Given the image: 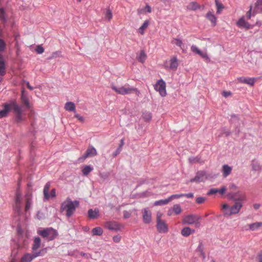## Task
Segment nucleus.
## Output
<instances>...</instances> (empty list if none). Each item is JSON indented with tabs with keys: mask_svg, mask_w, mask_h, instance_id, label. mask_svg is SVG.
Returning a JSON list of instances; mask_svg holds the SVG:
<instances>
[{
	"mask_svg": "<svg viewBox=\"0 0 262 262\" xmlns=\"http://www.w3.org/2000/svg\"><path fill=\"white\" fill-rule=\"evenodd\" d=\"M3 109L0 110V119L6 117L12 112L15 117L16 123H20L26 120V112L31 108V104L28 99H24L21 105H18L13 101L5 103L3 105Z\"/></svg>",
	"mask_w": 262,
	"mask_h": 262,
	"instance_id": "obj_1",
	"label": "nucleus"
},
{
	"mask_svg": "<svg viewBox=\"0 0 262 262\" xmlns=\"http://www.w3.org/2000/svg\"><path fill=\"white\" fill-rule=\"evenodd\" d=\"M79 202L75 200L72 201L69 198H68L65 201L61 204V211H66V215L69 217L75 212L76 208L78 207Z\"/></svg>",
	"mask_w": 262,
	"mask_h": 262,
	"instance_id": "obj_2",
	"label": "nucleus"
},
{
	"mask_svg": "<svg viewBox=\"0 0 262 262\" xmlns=\"http://www.w3.org/2000/svg\"><path fill=\"white\" fill-rule=\"evenodd\" d=\"M112 89L117 94L121 95H128L132 93H135L138 95L139 93L138 90L128 84H125L122 86H118L114 84L112 85Z\"/></svg>",
	"mask_w": 262,
	"mask_h": 262,
	"instance_id": "obj_3",
	"label": "nucleus"
},
{
	"mask_svg": "<svg viewBox=\"0 0 262 262\" xmlns=\"http://www.w3.org/2000/svg\"><path fill=\"white\" fill-rule=\"evenodd\" d=\"M37 233L43 238H46L49 241L54 240L58 235L57 230L52 227L38 230Z\"/></svg>",
	"mask_w": 262,
	"mask_h": 262,
	"instance_id": "obj_4",
	"label": "nucleus"
},
{
	"mask_svg": "<svg viewBox=\"0 0 262 262\" xmlns=\"http://www.w3.org/2000/svg\"><path fill=\"white\" fill-rule=\"evenodd\" d=\"M243 207V203L235 202L233 205L230 207V210H227L224 213V216H229L232 214H237Z\"/></svg>",
	"mask_w": 262,
	"mask_h": 262,
	"instance_id": "obj_5",
	"label": "nucleus"
},
{
	"mask_svg": "<svg viewBox=\"0 0 262 262\" xmlns=\"http://www.w3.org/2000/svg\"><path fill=\"white\" fill-rule=\"evenodd\" d=\"M14 211L18 216L22 213L21 194L18 191L16 193Z\"/></svg>",
	"mask_w": 262,
	"mask_h": 262,
	"instance_id": "obj_6",
	"label": "nucleus"
},
{
	"mask_svg": "<svg viewBox=\"0 0 262 262\" xmlns=\"http://www.w3.org/2000/svg\"><path fill=\"white\" fill-rule=\"evenodd\" d=\"M164 67L168 70L176 71L178 67L177 58L173 57L169 60L166 61L164 63Z\"/></svg>",
	"mask_w": 262,
	"mask_h": 262,
	"instance_id": "obj_7",
	"label": "nucleus"
},
{
	"mask_svg": "<svg viewBox=\"0 0 262 262\" xmlns=\"http://www.w3.org/2000/svg\"><path fill=\"white\" fill-rule=\"evenodd\" d=\"M201 217L196 214H189L184 217L182 222L184 224L192 225L196 220H200Z\"/></svg>",
	"mask_w": 262,
	"mask_h": 262,
	"instance_id": "obj_8",
	"label": "nucleus"
},
{
	"mask_svg": "<svg viewBox=\"0 0 262 262\" xmlns=\"http://www.w3.org/2000/svg\"><path fill=\"white\" fill-rule=\"evenodd\" d=\"M165 88V82L162 79L158 80L155 85V89L159 92L162 97L166 96V93Z\"/></svg>",
	"mask_w": 262,
	"mask_h": 262,
	"instance_id": "obj_9",
	"label": "nucleus"
},
{
	"mask_svg": "<svg viewBox=\"0 0 262 262\" xmlns=\"http://www.w3.org/2000/svg\"><path fill=\"white\" fill-rule=\"evenodd\" d=\"M97 154V152L96 148L92 145H89L85 154L82 156V157L80 158L79 159V160H80L81 159L84 160L88 157H94L96 156Z\"/></svg>",
	"mask_w": 262,
	"mask_h": 262,
	"instance_id": "obj_10",
	"label": "nucleus"
},
{
	"mask_svg": "<svg viewBox=\"0 0 262 262\" xmlns=\"http://www.w3.org/2000/svg\"><path fill=\"white\" fill-rule=\"evenodd\" d=\"M229 121H230V123L232 124H233L234 126L236 128L235 129V133L237 136L240 132V130L238 127V126H239L241 124L238 116L233 114V115H231V117H230Z\"/></svg>",
	"mask_w": 262,
	"mask_h": 262,
	"instance_id": "obj_11",
	"label": "nucleus"
},
{
	"mask_svg": "<svg viewBox=\"0 0 262 262\" xmlns=\"http://www.w3.org/2000/svg\"><path fill=\"white\" fill-rule=\"evenodd\" d=\"M157 230L160 233H166L168 231V227L164 221L159 219L157 224Z\"/></svg>",
	"mask_w": 262,
	"mask_h": 262,
	"instance_id": "obj_12",
	"label": "nucleus"
},
{
	"mask_svg": "<svg viewBox=\"0 0 262 262\" xmlns=\"http://www.w3.org/2000/svg\"><path fill=\"white\" fill-rule=\"evenodd\" d=\"M206 172L204 171H198L194 178L190 180V182H201L205 179Z\"/></svg>",
	"mask_w": 262,
	"mask_h": 262,
	"instance_id": "obj_13",
	"label": "nucleus"
},
{
	"mask_svg": "<svg viewBox=\"0 0 262 262\" xmlns=\"http://www.w3.org/2000/svg\"><path fill=\"white\" fill-rule=\"evenodd\" d=\"M104 227L110 230L118 231L120 229V226L116 222L108 221L105 223Z\"/></svg>",
	"mask_w": 262,
	"mask_h": 262,
	"instance_id": "obj_14",
	"label": "nucleus"
},
{
	"mask_svg": "<svg viewBox=\"0 0 262 262\" xmlns=\"http://www.w3.org/2000/svg\"><path fill=\"white\" fill-rule=\"evenodd\" d=\"M237 80L241 83H246L253 86L256 81V78L251 77H241L237 78Z\"/></svg>",
	"mask_w": 262,
	"mask_h": 262,
	"instance_id": "obj_15",
	"label": "nucleus"
},
{
	"mask_svg": "<svg viewBox=\"0 0 262 262\" xmlns=\"http://www.w3.org/2000/svg\"><path fill=\"white\" fill-rule=\"evenodd\" d=\"M151 220V213L147 209L143 210V221L145 224H149Z\"/></svg>",
	"mask_w": 262,
	"mask_h": 262,
	"instance_id": "obj_16",
	"label": "nucleus"
},
{
	"mask_svg": "<svg viewBox=\"0 0 262 262\" xmlns=\"http://www.w3.org/2000/svg\"><path fill=\"white\" fill-rule=\"evenodd\" d=\"M88 216L91 219H95L98 217L99 211L98 209L95 208V210L90 209L88 212Z\"/></svg>",
	"mask_w": 262,
	"mask_h": 262,
	"instance_id": "obj_17",
	"label": "nucleus"
},
{
	"mask_svg": "<svg viewBox=\"0 0 262 262\" xmlns=\"http://www.w3.org/2000/svg\"><path fill=\"white\" fill-rule=\"evenodd\" d=\"M239 28H246L249 29L250 28V25L247 22L244 17L241 18L236 23Z\"/></svg>",
	"mask_w": 262,
	"mask_h": 262,
	"instance_id": "obj_18",
	"label": "nucleus"
},
{
	"mask_svg": "<svg viewBox=\"0 0 262 262\" xmlns=\"http://www.w3.org/2000/svg\"><path fill=\"white\" fill-rule=\"evenodd\" d=\"M206 17L208 20H209L211 22L213 26H216V17L212 12L210 11L208 12L206 15Z\"/></svg>",
	"mask_w": 262,
	"mask_h": 262,
	"instance_id": "obj_19",
	"label": "nucleus"
},
{
	"mask_svg": "<svg viewBox=\"0 0 262 262\" xmlns=\"http://www.w3.org/2000/svg\"><path fill=\"white\" fill-rule=\"evenodd\" d=\"M201 6L196 2H191L187 6V9L189 10L196 11L201 9Z\"/></svg>",
	"mask_w": 262,
	"mask_h": 262,
	"instance_id": "obj_20",
	"label": "nucleus"
},
{
	"mask_svg": "<svg viewBox=\"0 0 262 262\" xmlns=\"http://www.w3.org/2000/svg\"><path fill=\"white\" fill-rule=\"evenodd\" d=\"M41 246V239L39 237H35L34 239L32 249L33 251H37Z\"/></svg>",
	"mask_w": 262,
	"mask_h": 262,
	"instance_id": "obj_21",
	"label": "nucleus"
},
{
	"mask_svg": "<svg viewBox=\"0 0 262 262\" xmlns=\"http://www.w3.org/2000/svg\"><path fill=\"white\" fill-rule=\"evenodd\" d=\"M232 167L227 164H225L222 167L223 176L224 178L228 177L231 172Z\"/></svg>",
	"mask_w": 262,
	"mask_h": 262,
	"instance_id": "obj_22",
	"label": "nucleus"
},
{
	"mask_svg": "<svg viewBox=\"0 0 262 262\" xmlns=\"http://www.w3.org/2000/svg\"><path fill=\"white\" fill-rule=\"evenodd\" d=\"M50 187V183L47 182L43 188V195H44V201H48L50 199V195L49 194V190Z\"/></svg>",
	"mask_w": 262,
	"mask_h": 262,
	"instance_id": "obj_23",
	"label": "nucleus"
},
{
	"mask_svg": "<svg viewBox=\"0 0 262 262\" xmlns=\"http://www.w3.org/2000/svg\"><path fill=\"white\" fill-rule=\"evenodd\" d=\"M191 50L192 52H193L194 53H195L196 54H199V55H200L203 58H208V56H207L206 53H203L202 52H201L198 49V48L196 46H194V45H192L191 47Z\"/></svg>",
	"mask_w": 262,
	"mask_h": 262,
	"instance_id": "obj_24",
	"label": "nucleus"
},
{
	"mask_svg": "<svg viewBox=\"0 0 262 262\" xmlns=\"http://www.w3.org/2000/svg\"><path fill=\"white\" fill-rule=\"evenodd\" d=\"M34 259L33 254L27 253L21 257L20 262H31Z\"/></svg>",
	"mask_w": 262,
	"mask_h": 262,
	"instance_id": "obj_25",
	"label": "nucleus"
},
{
	"mask_svg": "<svg viewBox=\"0 0 262 262\" xmlns=\"http://www.w3.org/2000/svg\"><path fill=\"white\" fill-rule=\"evenodd\" d=\"M6 74V65L2 55H0V75L4 76Z\"/></svg>",
	"mask_w": 262,
	"mask_h": 262,
	"instance_id": "obj_26",
	"label": "nucleus"
},
{
	"mask_svg": "<svg viewBox=\"0 0 262 262\" xmlns=\"http://www.w3.org/2000/svg\"><path fill=\"white\" fill-rule=\"evenodd\" d=\"M194 230H192L190 227H187L182 229L181 234L183 236L187 237L191 233H194Z\"/></svg>",
	"mask_w": 262,
	"mask_h": 262,
	"instance_id": "obj_27",
	"label": "nucleus"
},
{
	"mask_svg": "<svg viewBox=\"0 0 262 262\" xmlns=\"http://www.w3.org/2000/svg\"><path fill=\"white\" fill-rule=\"evenodd\" d=\"M252 170L260 171L262 170V166L259 162L253 160L251 164Z\"/></svg>",
	"mask_w": 262,
	"mask_h": 262,
	"instance_id": "obj_28",
	"label": "nucleus"
},
{
	"mask_svg": "<svg viewBox=\"0 0 262 262\" xmlns=\"http://www.w3.org/2000/svg\"><path fill=\"white\" fill-rule=\"evenodd\" d=\"M232 199L235 202H241L245 200V196L244 194H241L239 192L235 193L232 196Z\"/></svg>",
	"mask_w": 262,
	"mask_h": 262,
	"instance_id": "obj_29",
	"label": "nucleus"
},
{
	"mask_svg": "<svg viewBox=\"0 0 262 262\" xmlns=\"http://www.w3.org/2000/svg\"><path fill=\"white\" fill-rule=\"evenodd\" d=\"M149 24L148 20H146L142 25L139 28L138 32L143 35L144 33V31L148 28Z\"/></svg>",
	"mask_w": 262,
	"mask_h": 262,
	"instance_id": "obj_30",
	"label": "nucleus"
},
{
	"mask_svg": "<svg viewBox=\"0 0 262 262\" xmlns=\"http://www.w3.org/2000/svg\"><path fill=\"white\" fill-rule=\"evenodd\" d=\"M142 118L146 122H149L152 118L151 113L149 112H144L142 113Z\"/></svg>",
	"mask_w": 262,
	"mask_h": 262,
	"instance_id": "obj_31",
	"label": "nucleus"
},
{
	"mask_svg": "<svg viewBox=\"0 0 262 262\" xmlns=\"http://www.w3.org/2000/svg\"><path fill=\"white\" fill-rule=\"evenodd\" d=\"M249 230L251 231L257 230L259 227L262 226V222H256L251 224H249Z\"/></svg>",
	"mask_w": 262,
	"mask_h": 262,
	"instance_id": "obj_32",
	"label": "nucleus"
},
{
	"mask_svg": "<svg viewBox=\"0 0 262 262\" xmlns=\"http://www.w3.org/2000/svg\"><path fill=\"white\" fill-rule=\"evenodd\" d=\"M64 108L69 112H75V105L73 102H68L65 104Z\"/></svg>",
	"mask_w": 262,
	"mask_h": 262,
	"instance_id": "obj_33",
	"label": "nucleus"
},
{
	"mask_svg": "<svg viewBox=\"0 0 262 262\" xmlns=\"http://www.w3.org/2000/svg\"><path fill=\"white\" fill-rule=\"evenodd\" d=\"M146 58H147V56H146L145 52L144 51H141L139 55L137 57V59L139 62L143 63L146 60Z\"/></svg>",
	"mask_w": 262,
	"mask_h": 262,
	"instance_id": "obj_34",
	"label": "nucleus"
},
{
	"mask_svg": "<svg viewBox=\"0 0 262 262\" xmlns=\"http://www.w3.org/2000/svg\"><path fill=\"white\" fill-rule=\"evenodd\" d=\"M124 144V139H122L120 141V143L119 145V147L117 148V149L115 150V151L113 153V156L114 157H116L118 156L121 152L122 149V147Z\"/></svg>",
	"mask_w": 262,
	"mask_h": 262,
	"instance_id": "obj_35",
	"label": "nucleus"
},
{
	"mask_svg": "<svg viewBox=\"0 0 262 262\" xmlns=\"http://www.w3.org/2000/svg\"><path fill=\"white\" fill-rule=\"evenodd\" d=\"M92 233L93 235L100 236L103 233V230L101 227H97L92 229Z\"/></svg>",
	"mask_w": 262,
	"mask_h": 262,
	"instance_id": "obj_36",
	"label": "nucleus"
},
{
	"mask_svg": "<svg viewBox=\"0 0 262 262\" xmlns=\"http://www.w3.org/2000/svg\"><path fill=\"white\" fill-rule=\"evenodd\" d=\"M93 170V167L90 165L84 166L82 169V172L84 176H87Z\"/></svg>",
	"mask_w": 262,
	"mask_h": 262,
	"instance_id": "obj_37",
	"label": "nucleus"
},
{
	"mask_svg": "<svg viewBox=\"0 0 262 262\" xmlns=\"http://www.w3.org/2000/svg\"><path fill=\"white\" fill-rule=\"evenodd\" d=\"M169 202H170L169 198L164 200H160L156 201L154 203L155 206H162L164 205L167 204Z\"/></svg>",
	"mask_w": 262,
	"mask_h": 262,
	"instance_id": "obj_38",
	"label": "nucleus"
},
{
	"mask_svg": "<svg viewBox=\"0 0 262 262\" xmlns=\"http://www.w3.org/2000/svg\"><path fill=\"white\" fill-rule=\"evenodd\" d=\"M0 20L5 23L7 21V16L5 10L3 8H0Z\"/></svg>",
	"mask_w": 262,
	"mask_h": 262,
	"instance_id": "obj_39",
	"label": "nucleus"
},
{
	"mask_svg": "<svg viewBox=\"0 0 262 262\" xmlns=\"http://www.w3.org/2000/svg\"><path fill=\"white\" fill-rule=\"evenodd\" d=\"M215 3L217 8L216 13L220 14L222 10L224 8V7L218 0H215Z\"/></svg>",
	"mask_w": 262,
	"mask_h": 262,
	"instance_id": "obj_40",
	"label": "nucleus"
},
{
	"mask_svg": "<svg viewBox=\"0 0 262 262\" xmlns=\"http://www.w3.org/2000/svg\"><path fill=\"white\" fill-rule=\"evenodd\" d=\"M26 203L25 206V211H27L30 208L32 205V201L31 197L29 196L28 194L26 196Z\"/></svg>",
	"mask_w": 262,
	"mask_h": 262,
	"instance_id": "obj_41",
	"label": "nucleus"
},
{
	"mask_svg": "<svg viewBox=\"0 0 262 262\" xmlns=\"http://www.w3.org/2000/svg\"><path fill=\"white\" fill-rule=\"evenodd\" d=\"M172 211L176 214H179L182 212V209L179 204H175L172 207Z\"/></svg>",
	"mask_w": 262,
	"mask_h": 262,
	"instance_id": "obj_42",
	"label": "nucleus"
},
{
	"mask_svg": "<svg viewBox=\"0 0 262 262\" xmlns=\"http://www.w3.org/2000/svg\"><path fill=\"white\" fill-rule=\"evenodd\" d=\"M171 43L172 44H174V45H177V46H178V47H180L181 49H182L183 42L181 39H178V38H174L171 41Z\"/></svg>",
	"mask_w": 262,
	"mask_h": 262,
	"instance_id": "obj_43",
	"label": "nucleus"
},
{
	"mask_svg": "<svg viewBox=\"0 0 262 262\" xmlns=\"http://www.w3.org/2000/svg\"><path fill=\"white\" fill-rule=\"evenodd\" d=\"M201 158L199 156L192 157L189 158V161L190 163H194L200 162Z\"/></svg>",
	"mask_w": 262,
	"mask_h": 262,
	"instance_id": "obj_44",
	"label": "nucleus"
},
{
	"mask_svg": "<svg viewBox=\"0 0 262 262\" xmlns=\"http://www.w3.org/2000/svg\"><path fill=\"white\" fill-rule=\"evenodd\" d=\"M46 249H42L38 252L33 253V255L34 256V258H35L38 256L43 255L45 254V253L46 252Z\"/></svg>",
	"mask_w": 262,
	"mask_h": 262,
	"instance_id": "obj_45",
	"label": "nucleus"
},
{
	"mask_svg": "<svg viewBox=\"0 0 262 262\" xmlns=\"http://www.w3.org/2000/svg\"><path fill=\"white\" fill-rule=\"evenodd\" d=\"M183 196H184V195H183V193L176 194H173V195H170L168 198H169V201L170 202L173 199H179V198H182Z\"/></svg>",
	"mask_w": 262,
	"mask_h": 262,
	"instance_id": "obj_46",
	"label": "nucleus"
},
{
	"mask_svg": "<svg viewBox=\"0 0 262 262\" xmlns=\"http://www.w3.org/2000/svg\"><path fill=\"white\" fill-rule=\"evenodd\" d=\"M203 245H202V243L201 242L199 244V245L198 247V250L200 252L203 258H205V254L204 252L203 251Z\"/></svg>",
	"mask_w": 262,
	"mask_h": 262,
	"instance_id": "obj_47",
	"label": "nucleus"
},
{
	"mask_svg": "<svg viewBox=\"0 0 262 262\" xmlns=\"http://www.w3.org/2000/svg\"><path fill=\"white\" fill-rule=\"evenodd\" d=\"M105 17L108 19V20H110L113 17L112 13L110 9H108L105 13Z\"/></svg>",
	"mask_w": 262,
	"mask_h": 262,
	"instance_id": "obj_48",
	"label": "nucleus"
},
{
	"mask_svg": "<svg viewBox=\"0 0 262 262\" xmlns=\"http://www.w3.org/2000/svg\"><path fill=\"white\" fill-rule=\"evenodd\" d=\"M206 200V198L200 196V197H198L196 198V202L199 204H202V203H203Z\"/></svg>",
	"mask_w": 262,
	"mask_h": 262,
	"instance_id": "obj_49",
	"label": "nucleus"
},
{
	"mask_svg": "<svg viewBox=\"0 0 262 262\" xmlns=\"http://www.w3.org/2000/svg\"><path fill=\"white\" fill-rule=\"evenodd\" d=\"M6 43L3 39H0V51H3L5 49Z\"/></svg>",
	"mask_w": 262,
	"mask_h": 262,
	"instance_id": "obj_50",
	"label": "nucleus"
},
{
	"mask_svg": "<svg viewBox=\"0 0 262 262\" xmlns=\"http://www.w3.org/2000/svg\"><path fill=\"white\" fill-rule=\"evenodd\" d=\"M256 7L258 10L262 12V0H257L256 2Z\"/></svg>",
	"mask_w": 262,
	"mask_h": 262,
	"instance_id": "obj_51",
	"label": "nucleus"
},
{
	"mask_svg": "<svg viewBox=\"0 0 262 262\" xmlns=\"http://www.w3.org/2000/svg\"><path fill=\"white\" fill-rule=\"evenodd\" d=\"M36 51L38 54H42L44 52V49L41 46H37L36 49Z\"/></svg>",
	"mask_w": 262,
	"mask_h": 262,
	"instance_id": "obj_52",
	"label": "nucleus"
},
{
	"mask_svg": "<svg viewBox=\"0 0 262 262\" xmlns=\"http://www.w3.org/2000/svg\"><path fill=\"white\" fill-rule=\"evenodd\" d=\"M222 96L224 97H231L232 93L230 91H223L222 92Z\"/></svg>",
	"mask_w": 262,
	"mask_h": 262,
	"instance_id": "obj_53",
	"label": "nucleus"
},
{
	"mask_svg": "<svg viewBox=\"0 0 262 262\" xmlns=\"http://www.w3.org/2000/svg\"><path fill=\"white\" fill-rule=\"evenodd\" d=\"M219 191V189L216 188H212L209 190V191L208 192L207 194L208 195H211L213 194L216 193Z\"/></svg>",
	"mask_w": 262,
	"mask_h": 262,
	"instance_id": "obj_54",
	"label": "nucleus"
},
{
	"mask_svg": "<svg viewBox=\"0 0 262 262\" xmlns=\"http://www.w3.org/2000/svg\"><path fill=\"white\" fill-rule=\"evenodd\" d=\"M132 212L127 211H123V216L125 219H128L131 216Z\"/></svg>",
	"mask_w": 262,
	"mask_h": 262,
	"instance_id": "obj_55",
	"label": "nucleus"
},
{
	"mask_svg": "<svg viewBox=\"0 0 262 262\" xmlns=\"http://www.w3.org/2000/svg\"><path fill=\"white\" fill-rule=\"evenodd\" d=\"M36 216H37V218L39 220H42L44 218V215H43V213L40 211L37 212V213L36 214Z\"/></svg>",
	"mask_w": 262,
	"mask_h": 262,
	"instance_id": "obj_56",
	"label": "nucleus"
},
{
	"mask_svg": "<svg viewBox=\"0 0 262 262\" xmlns=\"http://www.w3.org/2000/svg\"><path fill=\"white\" fill-rule=\"evenodd\" d=\"M230 207L226 204H223L222 206V209L224 211V213L227 211V210H230Z\"/></svg>",
	"mask_w": 262,
	"mask_h": 262,
	"instance_id": "obj_57",
	"label": "nucleus"
},
{
	"mask_svg": "<svg viewBox=\"0 0 262 262\" xmlns=\"http://www.w3.org/2000/svg\"><path fill=\"white\" fill-rule=\"evenodd\" d=\"M121 240V236L119 235H116L113 237V241L116 243H118Z\"/></svg>",
	"mask_w": 262,
	"mask_h": 262,
	"instance_id": "obj_58",
	"label": "nucleus"
},
{
	"mask_svg": "<svg viewBox=\"0 0 262 262\" xmlns=\"http://www.w3.org/2000/svg\"><path fill=\"white\" fill-rule=\"evenodd\" d=\"M74 117L77 118L81 122H83L84 121L83 117L78 114L75 113Z\"/></svg>",
	"mask_w": 262,
	"mask_h": 262,
	"instance_id": "obj_59",
	"label": "nucleus"
},
{
	"mask_svg": "<svg viewBox=\"0 0 262 262\" xmlns=\"http://www.w3.org/2000/svg\"><path fill=\"white\" fill-rule=\"evenodd\" d=\"M252 6H250L249 10L247 12L246 14V16L247 19H249L251 17V11H252Z\"/></svg>",
	"mask_w": 262,
	"mask_h": 262,
	"instance_id": "obj_60",
	"label": "nucleus"
},
{
	"mask_svg": "<svg viewBox=\"0 0 262 262\" xmlns=\"http://www.w3.org/2000/svg\"><path fill=\"white\" fill-rule=\"evenodd\" d=\"M60 55V52L56 51L52 53V57L50 58H53L57 56H59Z\"/></svg>",
	"mask_w": 262,
	"mask_h": 262,
	"instance_id": "obj_61",
	"label": "nucleus"
},
{
	"mask_svg": "<svg viewBox=\"0 0 262 262\" xmlns=\"http://www.w3.org/2000/svg\"><path fill=\"white\" fill-rule=\"evenodd\" d=\"M50 197L54 198L56 196V190L55 189H52L51 191Z\"/></svg>",
	"mask_w": 262,
	"mask_h": 262,
	"instance_id": "obj_62",
	"label": "nucleus"
},
{
	"mask_svg": "<svg viewBox=\"0 0 262 262\" xmlns=\"http://www.w3.org/2000/svg\"><path fill=\"white\" fill-rule=\"evenodd\" d=\"M183 195H184V196H186L187 198H192L193 197V194L191 192L188 193H183Z\"/></svg>",
	"mask_w": 262,
	"mask_h": 262,
	"instance_id": "obj_63",
	"label": "nucleus"
},
{
	"mask_svg": "<svg viewBox=\"0 0 262 262\" xmlns=\"http://www.w3.org/2000/svg\"><path fill=\"white\" fill-rule=\"evenodd\" d=\"M258 261L262 262V251L259 253L258 255Z\"/></svg>",
	"mask_w": 262,
	"mask_h": 262,
	"instance_id": "obj_64",
	"label": "nucleus"
}]
</instances>
